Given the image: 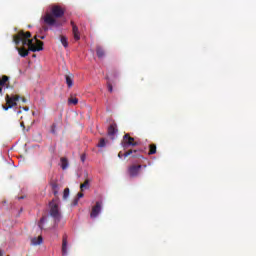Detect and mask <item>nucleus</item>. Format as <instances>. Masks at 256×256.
Segmentation results:
<instances>
[{
  "mask_svg": "<svg viewBox=\"0 0 256 256\" xmlns=\"http://www.w3.org/2000/svg\"><path fill=\"white\" fill-rule=\"evenodd\" d=\"M148 165H151V162H148Z\"/></svg>",
  "mask_w": 256,
  "mask_h": 256,
  "instance_id": "obj_38",
  "label": "nucleus"
},
{
  "mask_svg": "<svg viewBox=\"0 0 256 256\" xmlns=\"http://www.w3.org/2000/svg\"><path fill=\"white\" fill-rule=\"evenodd\" d=\"M66 85L69 87V89L73 87V78H71L69 75H66Z\"/></svg>",
  "mask_w": 256,
  "mask_h": 256,
  "instance_id": "obj_18",
  "label": "nucleus"
},
{
  "mask_svg": "<svg viewBox=\"0 0 256 256\" xmlns=\"http://www.w3.org/2000/svg\"><path fill=\"white\" fill-rule=\"evenodd\" d=\"M19 99H21V96L19 95L10 96L9 94H6L5 96L6 106L2 105V109H4V111H9V109H13V107H17V101H19Z\"/></svg>",
  "mask_w": 256,
  "mask_h": 256,
  "instance_id": "obj_4",
  "label": "nucleus"
},
{
  "mask_svg": "<svg viewBox=\"0 0 256 256\" xmlns=\"http://www.w3.org/2000/svg\"><path fill=\"white\" fill-rule=\"evenodd\" d=\"M79 203V198H75L73 201V205H77Z\"/></svg>",
  "mask_w": 256,
  "mask_h": 256,
  "instance_id": "obj_29",
  "label": "nucleus"
},
{
  "mask_svg": "<svg viewBox=\"0 0 256 256\" xmlns=\"http://www.w3.org/2000/svg\"><path fill=\"white\" fill-rule=\"evenodd\" d=\"M101 202H96L95 206H93L92 211L90 213L91 219H95L101 213Z\"/></svg>",
  "mask_w": 256,
  "mask_h": 256,
  "instance_id": "obj_8",
  "label": "nucleus"
},
{
  "mask_svg": "<svg viewBox=\"0 0 256 256\" xmlns=\"http://www.w3.org/2000/svg\"><path fill=\"white\" fill-rule=\"evenodd\" d=\"M139 143L135 142V138L131 137L129 134H125L123 136V141H122V147L123 149H127L128 147H137Z\"/></svg>",
  "mask_w": 256,
  "mask_h": 256,
  "instance_id": "obj_5",
  "label": "nucleus"
},
{
  "mask_svg": "<svg viewBox=\"0 0 256 256\" xmlns=\"http://www.w3.org/2000/svg\"><path fill=\"white\" fill-rule=\"evenodd\" d=\"M51 187L55 197H57L59 193V185L57 183H52Z\"/></svg>",
  "mask_w": 256,
  "mask_h": 256,
  "instance_id": "obj_17",
  "label": "nucleus"
},
{
  "mask_svg": "<svg viewBox=\"0 0 256 256\" xmlns=\"http://www.w3.org/2000/svg\"><path fill=\"white\" fill-rule=\"evenodd\" d=\"M43 30H44V31H49V27L43 26Z\"/></svg>",
  "mask_w": 256,
  "mask_h": 256,
  "instance_id": "obj_32",
  "label": "nucleus"
},
{
  "mask_svg": "<svg viewBox=\"0 0 256 256\" xmlns=\"http://www.w3.org/2000/svg\"><path fill=\"white\" fill-rule=\"evenodd\" d=\"M79 103V99L70 97L68 98V105H77Z\"/></svg>",
  "mask_w": 256,
  "mask_h": 256,
  "instance_id": "obj_21",
  "label": "nucleus"
},
{
  "mask_svg": "<svg viewBox=\"0 0 256 256\" xmlns=\"http://www.w3.org/2000/svg\"><path fill=\"white\" fill-rule=\"evenodd\" d=\"M17 51L20 55V57H27V55H29V50L25 49V48H17Z\"/></svg>",
  "mask_w": 256,
  "mask_h": 256,
  "instance_id": "obj_14",
  "label": "nucleus"
},
{
  "mask_svg": "<svg viewBox=\"0 0 256 256\" xmlns=\"http://www.w3.org/2000/svg\"><path fill=\"white\" fill-rule=\"evenodd\" d=\"M13 42L15 45H19V43L27 45L29 47V51H32V53L43 51V41L36 39V43H33V39H31V32H18V34L13 36Z\"/></svg>",
  "mask_w": 256,
  "mask_h": 256,
  "instance_id": "obj_1",
  "label": "nucleus"
},
{
  "mask_svg": "<svg viewBox=\"0 0 256 256\" xmlns=\"http://www.w3.org/2000/svg\"><path fill=\"white\" fill-rule=\"evenodd\" d=\"M69 197V188H66L63 193V199H67Z\"/></svg>",
  "mask_w": 256,
  "mask_h": 256,
  "instance_id": "obj_25",
  "label": "nucleus"
},
{
  "mask_svg": "<svg viewBox=\"0 0 256 256\" xmlns=\"http://www.w3.org/2000/svg\"><path fill=\"white\" fill-rule=\"evenodd\" d=\"M21 127H25V124L23 122L21 123Z\"/></svg>",
  "mask_w": 256,
  "mask_h": 256,
  "instance_id": "obj_36",
  "label": "nucleus"
},
{
  "mask_svg": "<svg viewBox=\"0 0 256 256\" xmlns=\"http://www.w3.org/2000/svg\"><path fill=\"white\" fill-rule=\"evenodd\" d=\"M107 145V142L105 141V138H101L99 140V143L97 144V147L103 148Z\"/></svg>",
  "mask_w": 256,
  "mask_h": 256,
  "instance_id": "obj_23",
  "label": "nucleus"
},
{
  "mask_svg": "<svg viewBox=\"0 0 256 256\" xmlns=\"http://www.w3.org/2000/svg\"><path fill=\"white\" fill-rule=\"evenodd\" d=\"M142 167H143L144 169H146V168H147V165H142Z\"/></svg>",
  "mask_w": 256,
  "mask_h": 256,
  "instance_id": "obj_37",
  "label": "nucleus"
},
{
  "mask_svg": "<svg viewBox=\"0 0 256 256\" xmlns=\"http://www.w3.org/2000/svg\"><path fill=\"white\" fill-rule=\"evenodd\" d=\"M85 189H89V179H86L84 183L80 185V190L85 191Z\"/></svg>",
  "mask_w": 256,
  "mask_h": 256,
  "instance_id": "obj_19",
  "label": "nucleus"
},
{
  "mask_svg": "<svg viewBox=\"0 0 256 256\" xmlns=\"http://www.w3.org/2000/svg\"><path fill=\"white\" fill-rule=\"evenodd\" d=\"M143 168V165H131L128 168V173L130 177H139V174L141 173V169Z\"/></svg>",
  "mask_w": 256,
  "mask_h": 256,
  "instance_id": "obj_6",
  "label": "nucleus"
},
{
  "mask_svg": "<svg viewBox=\"0 0 256 256\" xmlns=\"http://www.w3.org/2000/svg\"><path fill=\"white\" fill-rule=\"evenodd\" d=\"M21 100H22V103H26L27 102V99H25V98H21Z\"/></svg>",
  "mask_w": 256,
  "mask_h": 256,
  "instance_id": "obj_34",
  "label": "nucleus"
},
{
  "mask_svg": "<svg viewBox=\"0 0 256 256\" xmlns=\"http://www.w3.org/2000/svg\"><path fill=\"white\" fill-rule=\"evenodd\" d=\"M60 161H61V168L63 169V171H65V169L69 167V161L65 157H62Z\"/></svg>",
  "mask_w": 256,
  "mask_h": 256,
  "instance_id": "obj_15",
  "label": "nucleus"
},
{
  "mask_svg": "<svg viewBox=\"0 0 256 256\" xmlns=\"http://www.w3.org/2000/svg\"><path fill=\"white\" fill-rule=\"evenodd\" d=\"M133 153H137V150H128L123 154V156L129 157V155H133Z\"/></svg>",
  "mask_w": 256,
  "mask_h": 256,
  "instance_id": "obj_24",
  "label": "nucleus"
},
{
  "mask_svg": "<svg viewBox=\"0 0 256 256\" xmlns=\"http://www.w3.org/2000/svg\"><path fill=\"white\" fill-rule=\"evenodd\" d=\"M60 41H61L63 47H65V48L69 47V42H67V37L60 36Z\"/></svg>",
  "mask_w": 256,
  "mask_h": 256,
  "instance_id": "obj_20",
  "label": "nucleus"
},
{
  "mask_svg": "<svg viewBox=\"0 0 256 256\" xmlns=\"http://www.w3.org/2000/svg\"><path fill=\"white\" fill-rule=\"evenodd\" d=\"M83 197H84L83 192H79V193L77 194V199H81V198H83Z\"/></svg>",
  "mask_w": 256,
  "mask_h": 256,
  "instance_id": "obj_28",
  "label": "nucleus"
},
{
  "mask_svg": "<svg viewBox=\"0 0 256 256\" xmlns=\"http://www.w3.org/2000/svg\"><path fill=\"white\" fill-rule=\"evenodd\" d=\"M52 133H55V124L52 125Z\"/></svg>",
  "mask_w": 256,
  "mask_h": 256,
  "instance_id": "obj_33",
  "label": "nucleus"
},
{
  "mask_svg": "<svg viewBox=\"0 0 256 256\" xmlns=\"http://www.w3.org/2000/svg\"><path fill=\"white\" fill-rule=\"evenodd\" d=\"M70 24L72 26V33H73V37H74L75 41H79V39H81V35L79 33V27H77V25H75L74 21H71Z\"/></svg>",
  "mask_w": 256,
  "mask_h": 256,
  "instance_id": "obj_10",
  "label": "nucleus"
},
{
  "mask_svg": "<svg viewBox=\"0 0 256 256\" xmlns=\"http://www.w3.org/2000/svg\"><path fill=\"white\" fill-rule=\"evenodd\" d=\"M107 87H108V91H109L110 93H113V85L108 82V83H107Z\"/></svg>",
  "mask_w": 256,
  "mask_h": 256,
  "instance_id": "obj_26",
  "label": "nucleus"
},
{
  "mask_svg": "<svg viewBox=\"0 0 256 256\" xmlns=\"http://www.w3.org/2000/svg\"><path fill=\"white\" fill-rule=\"evenodd\" d=\"M3 87H5L6 89H9V87H11V85L9 84V76L7 75H3L0 78V95H3Z\"/></svg>",
  "mask_w": 256,
  "mask_h": 256,
  "instance_id": "obj_7",
  "label": "nucleus"
},
{
  "mask_svg": "<svg viewBox=\"0 0 256 256\" xmlns=\"http://www.w3.org/2000/svg\"><path fill=\"white\" fill-rule=\"evenodd\" d=\"M117 124L116 123H112L109 125L108 127V136L111 138V139H115V135H117Z\"/></svg>",
  "mask_w": 256,
  "mask_h": 256,
  "instance_id": "obj_9",
  "label": "nucleus"
},
{
  "mask_svg": "<svg viewBox=\"0 0 256 256\" xmlns=\"http://www.w3.org/2000/svg\"><path fill=\"white\" fill-rule=\"evenodd\" d=\"M50 216L54 219V223H59L61 221V211L59 210V200L52 199L49 203Z\"/></svg>",
  "mask_w": 256,
  "mask_h": 256,
  "instance_id": "obj_3",
  "label": "nucleus"
},
{
  "mask_svg": "<svg viewBox=\"0 0 256 256\" xmlns=\"http://www.w3.org/2000/svg\"><path fill=\"white\" fill-rule=\"evenodd\" d=\"M82 163H85V159H87V156H85V154H82L80 157Z\"/></svg>",
  "mask_w": 256,
  "mask_h": 256,
  "instance_id": "obj_27",
  "label": "nucleus"
},
{
  "mask_svg": "<svg viewBox=\"0 0 256 256\" xmlns=\"http://www.w3.org/2000/svg\"><path fill=\"white\" fill-rule=\"evenodd\" d=\"M155 153H157V145L150 144L148 155H155Z\"/></svg>",
  "mask_w": 256,
  "mask_h": 256,
  "instance_id": "obj_16",
  "label": "nucleus"
},
{
  "mask_svg": "<svg viewBox=\"0 0 256 256\" xmlns=\"http://www.w3.org/2000/svg\"><path fill=\"white\" fill-rule=\"evenodd\" d=\"M62 254L63 256L67 255V235L62 238Z\"/></svg>",
  "mask_w": 256,
  "mask_h": 256,
  "instance_id": "obj_13",
  "label": "nucleus"
},
{
  "mask_svg": "<svg viewBox=\"0 0 256 256\" xmlns=\"http://www.w3.org/2000/svg\"><path fill=\"white\" fill-rule=\"evenodd\" d=\"M118 157H119V159H123V157H125V156L121 152H119Z\"/></svg>",
  "mask_w": 256,
  "mask_h": 256,
  "instance_id": "obj_31",
  "label": "nucleus"
},
{
  "mask_svg": "<svg viewBox=\"0 0 256 256\" xmlns=\"http://www.w3.org/2000/svg\"><path fill=\"white\" fill-rule=\"evenodd\" d=\"M96 55L98 59H103V57H105V49H103V46H96Z\"/></svg>",
  "mask_w": 256,
  "mask_h": 256,
  "instance_id": "obj_11",
  "label": "nucleus"
},
{
  "mask_svg": "<svg viewBox=\"0 0 256 256\" xmlns=\"http://www.w3.org/2000/svg\"><path fill=\"white\" fill-rule=\"evenodd\" d=\"M63 15H65V8L59 5H53L51 7V13L47 12L42 19L48 27H60L61 23L57 19H61Z\"/></svg>",
  "mask_w": 256,
  "mask_h": 256,
  "instance_id": "obj_2",
  "label": "nucleus"
},
{
  "mask_svg": "<svg viewBox=\"0 0 256 256\" xmlns=\"http://www.w3.org/2000/svg\"><path fill=\"white\" fill-rule=\"evenodd\" d=\"M45 221H47V216H43V217L40 219V221H39V223H38L39 229L43 230V225L45 224Z\"/></svg>",
  "mask_w": 256,
  "mask_h": 256,
  "instance_id": "obj_22",
  "label": "nucleus"
},
{
  "mask_svg": "<svg viewBox=\"0 0 256 256\" xmlns=\"http://www.w3.org/2000/svg\"><path fill=\"white\" fill-rule=\"evenodd\" d=\"M37 37H39V39H45V36H35L34 37L35 41H37Z\"/></svg>",
  "mask_w": 256,
  "mask_h": 256,
  "instance_id": "obj_30",
  "label": "nucleus"
},
{
  "mask_svg": "<svg viewBox=\"0 0 256 256\" xmlns=\"http://www.w3.org/2000/svg\"><path fill=\"white\" fill-rule=\"evenodd\" d=\"M43 243V236L34 237L31 239V245L37 246Z\"/></svg>",
  "mask_w": 256,
  "mask_h": 256,
  "instance_id": "obj_12",
  "label": "nucleus"
},
{
  "mask_svg": "<svg viewBox=\"0 0 256 256\" xmlns=\"http://www.w3.org/2000/svg\"><path fill=\"white\" fill-rule=\"evenodd\" d=\"M0 256H3V250L0 249Z\"/></svg>",
  "mask_w": 256,
  "mask_h": 256,
  "instance_id": "obj_35",
  "label": "nucleus"
}]
</instances>
